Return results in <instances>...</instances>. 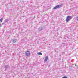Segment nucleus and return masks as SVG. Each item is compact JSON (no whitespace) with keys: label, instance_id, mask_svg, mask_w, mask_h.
I'll return each instance as SVG.
<instances>
[{"label":"nucleus","instance_id":"obj_1","mask_svg":"<svg viewBox=\"0 0 78 78\" xmlns=\"http://www.w3.org/2000/svg\"><path fill=\"white\" fill-rule=\"evenodd\" d=\"M72 16H67L66 21V22H69V21H70L71 19H72Z\"/></svg>","mask_w":78,"mask_h":78},{"label":"nucleus","instance_id":"obj_2","mask_svg":"<svg viewBox=\"0 0 78 78\" xmlns=\"http://www.w3.org/2000/svg\"><path fill=\"white\" fill-rule=\"evenodd\" d=\"M62 6V4L59 5H56V6L54 7L53 9H57V8H59L61 7Z\"/></svg>","mask_w":78,"mask_h":78},{"label":"nucleus","instance_id":"obj_3","mask_svg":"<svg viewBox=\"0 0 78 78\" xmlns=\"http://www.w3.org/2000/svg\"><path fill=\"white\" fill-rule=\"evenodd\" d=\"M9 65H5L4 66V67L5 68V70H7V69H9Z\"/></svg>","mask_w":78,"mask_h":78},{"label":"nucleus","instance_id":"obj_4","mask_svg":"<svg viewBox=\"0 0 78 78\" xmlns=\"http://www.w3.org/2000/svg\"><path fill=\"white\" fill-rule=\"evenodd\" d=\"M17 41H18V40L15 39L12 40V42H13V43H16V42Z\"/></svg>","mask_w":78,"mask_h":78},{"label":"nucleus","instance_id":"obj_5","mask_svg":"<svg viewBox=\"0 0 78 78\" xmlns=\"http://www.w3.org/2000/svg\"><path fill=\"white\" fill-rule=\"evenodd\" d=\"M25 55L27 56H29V55H30V53L29 51H27L26 52Z\"/></svg>","mask_w":78,"mask_h":78},{"label":"nucleus","instance_id":"obj_6","mask_svg":"<svg viewBox=\"0 0 78 78\" xmlns=\"http://www.w3.org/2000/svg\"><path fill=\"white\" fill-rule=\"evenodd\" d=\"M38 30L40 31H42V27H40L39 28Z\"/></svg>","mask_w":78,"mask_h":78},{"label":"nucleus","instance_id":"obj_7","mask_svg":"<svg viewBox=\"0 0 78 78\" xmlns=\"http://www.w3.org/2000/svg\"><path fill=\"white\" fill-rule=\"evenodd\" d=\"M48 59V56H46L45 58V59L44 60L45 61H47Z\"/></svg>","mask_w":78,"mask_h":78},{"label":"nucleus","instance_id":"obj_8","mask_svg":"<svg viewBox=\"0 0 78 78\" xmlns=\"http://www.w3.org/2000/svg\"><path fill=\"white\" fill-rule=\"evenodd\" d=\"M8 22V19H6L4 21V22L5 23H6Z\"/></svg>","mask_w":78,"mask_h":78},{"label":"nucleus","instance_id":"obj_9","mask_svg":"<svg viewBox=\"0 0 78 78\" xmlns=\"http://www.w3.org/2000/svg\"><path fill=\"white\" fill-rule=\"evenodd\" d=\"M37 54H38L39 55H40V56H41V55H42V53L41 52H38Z\"/></svg>","mask_w":78,"mask_h":78},{"label":"nucleus","instance_id":"obj_10","mask_svg":"<svg viewBox=\"0 0 78 78\" xmlns=\"http://www.w3.org/2000/svg\"><path fill=\"white\" fill-rule=\"evenodd\" d=\"M3 18H2L0 19V22H2L3 21Z\"/></svg>","mask_w":78,"mask_h":78},{"label":"nucleus","instance_id":"obj_11","mask_svg":"<svg viewBox=\"0 0 78 78\" xmlns=\"http://www.w3.org/2000/svg\"><path fill=\"white\" fill-rule=\"evenodd\" d=\"M72 64H71L70 66L69 65V67H72Z\"/></svg>","mask_w":78,"mask_h":78},{"label":"nucleus","instance_id":"obj_12","mask_svg":"<svg viewBox=\"0 0 78 78\" xmlns=\"http://www.w3.org/2000/svg\"><path fill=\"white\" fill-rule=\"evenodd\" d=\"M47 66H48V67H50V65H49V64H47Z\"/></svg>","mask_w":78,"mask_h":78},{"label":"nucleus","instance_id":"obj_13","mask_svg":"<svg viewBox=\"0 0 78 78\" xmlns=\"http://www.w3.org/2000/svg\"><path fill=\"white\" fill-rule=\"evenodd\" d=\"M4 24H5V22L2 23V25H4Z\"/></svg>","mask_w":78,"mask_h":78},{"label":"nucleus","instance_id":"obj_14","mask_svg":"<svg viewBox=\"0 0 78 78\" xmlns=\"http://www.w3.org/2000/svg\"><path fill=\"white\" fill-rule=\"evenodd\" d=\"M62 78H67V77L64 76L62 77Z\"/></svg>","mask_w":78,"mask_h":78},{"label":"nucleus","instance_id":"obj_15","mask_svg":"<svg viewBox=\"0 0 78 78\" xmlns=\"http://www.w3.org/2000/svg\"><path fill=\"white\" fill-rule=\"evenodd\" d=\"M62 44H63V45H65V43H62Z\"/></svg>","mask_w":78,"mask_h":78},{"label":"nucleus","instance_id":"obj_16","mask_svg":"<svg viewBox=\"0 0 78 78\" xmlns=\"http://www.w3.org/2000/svg\"><path fill=\"white\" fill-rule=\"evenodd\" d=\"M0 27H2V24H0Z\"/></svg>","mask_w":78,"mask_h":78},{"label":"nucleus","instance_id":"obj_17","mask_svg":"<svg viewBox=\"0 0 78 78\" xmlns=\"http://www.w3.org/2000/svg\"><path fill=\"white\" fill-rule=\"evenodd\" d=\"M75 66H76V65H75Z\"/></svg>","mask_w":78,"mask_h":78},{"label":"nucleus","instance_id":"obj_18","mask_svg":"<svg viewBox=\"0 0 78 78\" xmlns=\"http://www.w3.org/2000/svg\"><path fill=\"white\" fill-rule=\"evenodd\" d=\"M66 48H68V47H66Z\"/></svg>","mask_w":78,"mask_h":78}]
</instances>
